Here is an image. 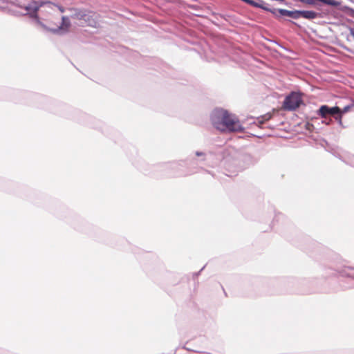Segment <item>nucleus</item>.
Listing matches in <instances>:
<instances>
[{
    "label": "nucleus",
    "instance_id": "nucleus-9",
    "mask_svg": "<svg viewBox=\"0 0 354 354\" xmlns=\"http://www.w3.org/2000/svg\"><path fill=\"white\" fill-rule=\"evenodd\" d=\"M317 17V13L313 10H298V19L303 17L308 19H313Z\"/></svg>",
    "mask_w": 354,
    "mask_h": 354
},
{
    "label": "nucleus",
    "instance_id": "nucleus-13",
    "mask_svg": "<svg viewBox=\"0 0 354 354\" xmlns=\"http://www.w3.org/2000/svg\"><path fill=\"white\" fill-rule=\"evenodd\" d=\"M350 33L351 35L354 38V28H351Z\"/></svg>",
    "mask_w": 354,
    "mask_h": 354
},
{
    "label": "nucleus",
    "instance_id": "nucleus-6",
    "mask_svg": "<svg viewBox=\"0 0 354 354\" xmlns=\"http://www.w3.org/2000/svg\"><path fill=\"white\" fill-rule=\"evenodd\" d=\"M243 1L246 2L247 3L255 7L261 8L264 10L270 12L272 14H273L274 16L277 15V9H271L269 7H268L267 4L262 0H243Z\"/></svg>",
    "mask_w": 354,
    "mask_h": 354
},
{
    "label": "nucleus",
    "instance_id": "nucleus-10",
    "mask_svg": "<svg viewBox=\"0 0 354 354\" xmlns=\"http://www.w3.org/2000/svg\"><path fill=\"white\" fill-rule=\"evenodd\" d=\"M271 118L270 114H266L264 115H261L257 118V122H254V123H258L259 124H262L264 123L265 121L269 120Z\"/></svg>",
    "mask_w": 354,
    "mask_h": 354
},
{
    "label": "nucleus",
    "instance_id": "nucleus-15",
    "mask_svg": "<svg viewBox=\"0 0 354 354\" xmlns=\"http://www.w3.org/2000/svg\"><path fill=\"white\" fill-rule=\"evenodd\" d=\"M59 10L61 12H64V10L62 8H59Z\"/></svg>",
    "mask_w": 354,
    "mask_h": 354
},
{
    "label": "nucleus",
    "instance_id": "nucleus-11",
    "mask_svg": "<svg viewBox=\"0 0 354 354\" xmlns=\"http://www.w3.org/2000/svg\"><path fill=\"white\" fill-rule=\"evenodd\" d=\"M345 274L351 278H354V268H348L345 270Z\"/></svg>",
    "mask_w": 354,
    "mask_h": 354
},
{
    "label": "nucleus",
    "instance_id": "nucleus-16",
    "mask_svg": "<svg viewBox=\"0 0 354 354\" xmlns=\"http://www.w3.org/2000/svg\"><path fill=\"white\" fill-rule=\"evenodd\" d=\"M353 106H354V102L352 103Z\"/></svg>",
    "mask_w": 354,
    "mask_h": 354
},
{
    "label": "nucleus",
    "instance_id": "nucleus-14",
    "mask_svg": "<svg viewBox=\"0 0 354 354\" xmlns=\"http://www.w3.org/2000/svg\"><path fill=\"white\" fill-rule=\"evenodd\" d=\"M201 154H202L201 153L196 152V155H197V156H201Z\"/></svg>",
    "mask_w": 354,
    "mask_h": 354
},
{
    "label": "nucleus",
    "instance_id": "nucleus-12",
    "mask_svg": "<svg viewBox=\"0 0 354 354\" xmlns=\"http://www.w3.org/2000/svg\"><path fill=\"white\" fill-rule=\"evenodd\" d=\"M351 107H353L352 104L344 106L343 110H341V112L339 114H342V113H345L348 112L351 109Z\"/></svg>",
    "mask_w": 354,
    "mask_h": 354
},
{
    "label": "nucleus",
    "instance_id": "nucleus-8",
    "mask_svg": "<svg viewBox=\"0 0 354 354\" xmlns=\"http://www.w3.org/2000/svg\"><path fill=\"white\" fill-rule=\"evenodd\" d=\"M276 17L279 16H287L290 18L297 19H298V10H288L285 9H277Z\"/></svg>",
    "mask_w": 354,
    "mask_h": 354
},
{
    "label": "nucleus",
    "instance_id": "nucleus-7",
    "mask_svg": "<svg viewBox=\"0 0 354 354\" xmlns=\"http://www.w3.org/2000/svg\"><path fill=\"white\" fill-rule=\"evenodd\" d=\"M71 26V21L67 17H62V24L57 28L52 29V31L59 34H64L68 32Z\"/></svg>",
    "mask_w": 354,
    "mask_h": 354
},
{
    "label": "nucleus",
    "instance_id": "nucleus-3",
    "mask_svg": "<svg viewBox=\"0 0 354 354\" xmlns=\"http://www.w3.org/2000/svg\"><path fill=\"white\" fill-rule=\"evenodd\" d=\"M303 102L301 93L299 92H291L283 101V107L285 110L294 111Z\"/></svg>",
    "mask_w": 354,
    "mask_h": 354
},
{
    "label": "nucleus",
    "instance_id": "nucleus-2",
    "mask_svg": "<svg viewBox=\"0 0 354 354\" xmlns=\"http://www.w3.org/2000/svg\"><path fill=\"white\" fill-rule=\"evenodd\" d=\"M13 3L15 6L24 10V15H29L34 19L35 23L39 25H42L37 16V11L39 8L44 5L48 8L55 6L50 2H41L38 4L37 2L32 0H13Z\"/></svg>",
    "mask_w": 354,
    "mask_h": 354
},
{
    "label": "nucleus",
    "instance_id": "nucleus-5",
    "mask_svg": "<svg viewBox=\"0 0 354 354\" xmlns=\"http://www.w3.org/2000/svg\"><path fill=\"white\" fill-rule=\"evenodd\" d=\"M340 112L341 109L338 106L329 107L326 105H322L318 110L317 114L322 118H326L327 115L339 114Z\"/></svg>",
    "mask_w": 354,
    "mask_h": 354
},
{
    "label": "nucleus",
    "instance_id": "nucleus-1",
    "mask_svg": "<svg viewBox=\"0 0 354 354\" xmlns=\"http://www.w3.org/2000/svg\"><path fill=\"white\" fill-rule=\"evenodd\" d=\"M212 123L223 132H241L243 127L238 118L223 109H215L211 115Z\"/></svg>",
    "mask_w": 354,
    "mask_h": 354
},
{
    "label": "nucleus",
    "instance_id": "nucleus-4",
    "mask_svg": "<svg viewBox=\"0 0 354 354\" xmlns=\"http://www.w3.org/2000/svg\"><path fill=\"white\" fill-rule=\"evenodd\" d=\"M95 14L90 11L86 10H78L74 14V17L80 21H82V24H86L91 26H95L96 22L93 18Z\"/></svg>",
    "mask_w": 354,
    "mask_h": 354
}]
</instances>
